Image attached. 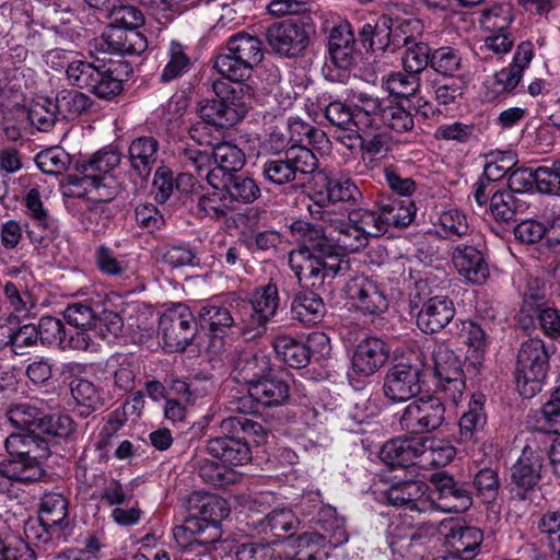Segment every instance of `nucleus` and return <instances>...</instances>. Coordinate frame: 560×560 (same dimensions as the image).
Returning a JSON list of instances; mask_svg holds the SVG:
<instances>
[{"label": "nucleus", "instance_id": "nucleus-8", "mask_svg": "<svg viewBox=\"0 0 560 560\" xmlns=\"http://www.w3.org/2000/svg\"><path fill=\"white\" fill-rule=\"evenodd\" d=\"M410 296L411 304L416 307L420 306L417 326L425 334L441 331L455 316L453 301L446 295L433 294L428 279L417 280Z\"/></svg>", "mask_w": 560, "mask_h": 560}, {"label": "nucleus", "instance_id": "nucleus-25", "mask_svg": "<svg viewBox=\"0 0 560 560\" xmlns=\"http://www.w3.org/2000/svg\"><path fill=\"white\" fill-rule=\"evenodd\" d=\"M96 311L88 303L77 302L68 305L63 312L66 322L74 327L75 334L68 339L69 348L86 350L92 342L89 331L93 330L96 318Z\"/></svg>", "mask_w": 560, "mask_h": 560}, {"label": "nucleus", "instance_id": "nucleus-17", "mask_svg": "<svg viewBox=\"0 0 560 560\" xmlns=\"http://www.w3.org/2000/svg\"><path fill=\"white\" fill-rule=\"evenodd\" d=\"M421 373L418 364L407 361L392 365L384 376V396L394 402L406 401L417 396L421 392Z\"/></svg>", "mask_w": 560, "mask_h": 560}, {"label": "nucleus", "instance_id": "nucleus-26", "mask_svg": "<svg viewBox=\"0 0 560 560\" xmlns=\"http://www.w3.org/2000/svg\"><path fill=\"white\" fill-rule=\"evenodd\" d=\"M272 371L270 357L262 350H240L234 360L235 378L248 387Z\"/></svg>", "mask_w": 560, "mask_h": 560}, {"label": "nucleus", "instance_id": "nucleus-20", "mask_svg": "<svg viewBox=\"0 0 560 560\" xmlns=\"http://www.w3.org/2000/svg\"><path fill=\"white\" fill-rule=\"evenodd\" d=\"M345 292L352 306L365 315L383 313L388 307L387 299L377 282L365 276H357L350 279L345 287Z\"/></svg>", "mask_w": 560, "mask_h": 560}, {"label": "nucleus", "instance_id": "nucleus-33", "mask_svg": "<svg viewBox=\"0 0 560 560\" xmlns=\"http://www.w3.org/2000/svg\"><path fill=\"white\" fill-rule=\"evenodd\" d=\"M198 320L200 327L208 329L213 337H223L237 325L238 318L230 306L209 302L200 307Z\"/></svg>", "mask_w": 560, "mask_h": 560}, {"label": "nucleus", "instance_id": "nucleus-52", "mask_svg": "<svg viewBox=\"0 0 560 560\" xmlns=\"http://www.w3.org/2000/svg\"><path fill=\"white\" fill-rule=\"evenodd\" d=\"M431 56V48L427 43H409L401 56L404 70L420 75L430 66Z\"/></svg>", "mask_w": 560, "mask_h": 560}, {"label": "nucleus", "instance_id": "nucleus-16", "mask_svg": "<svg viewBox=\"0 0 560 560\" xmlns=\"http://www.w3.org/2000/svg\"><path fill=\"white\" fill-rule=\"evenodd\" d=\"M314 346H322L323 351L329 348L328 337L323 332L311 334L306 339L280 334L272 340L278 358L293 369H302L310 363Z\"/></svg>", "mask_w": 560, "mask_h": 560}, {"label": "nucleus", "instance_id": "nucleus-40", "mask_svg": "<svg viewBox=\"0 0 560 560\" xmlns=\"http://www.w3.org/2000/svg\"><path fill=\"white\" fill-rule=\"evenodd\" d=\"M10 279L3 284V293L10 303L12 310L18 314H26L33 306L28 285L16 268L8 272Z\"/></svg>", "mask_w": 560, "mask_h": 560}, {"label": "nucleus", "instance_id": "nucleus-35", "mask_svg": "<svg viewBox=\"0 0 560 560\" xmlns=\"http://www.w3.org/2000/svg\"><path fill=\"white\" fill-rule=\"evenodd\" d=\"M533 58V44L530 42H522L514 54L513 62L495 73V83L503 91H512L515 89L525 68L528 67Z\"/></svg>", "mask_w": 560, "mask_h": 560}, {"label": "nucleus", "instance_id": "nucleus-48", "mask_svg": "<svg viewBox=\"0 0 560 560\" xmlns=\"http://www.w3.org/2000/svg\"><path fill=\"white\" fill-rule=\"evenodd\" d=\"M383 85L389 95L409 101L419 91L421 79L419 74L409 73L405 70L404 72L397 71L388 74L384 79Z\"/></svg>", "mask_w": 560, "mask_h": 560}, {"label": "nucleus", "instance_id": "nucleus-30", "mask_svg": "<svg viewBox=\"0 0 560 560\" xmlns=\"http://www.w3.org/2000/svg\"><path fill=\"white\" fill-rule=\"evenodd\" d=\"M319 219L337 233V249L354 253L368 245L369 240L359 231V229L347 218L336 217L330 211H317Z\"/></svg>", "mask_w": 560, "mask_h": 560}, {"label": "nucleus", "instance_id": "nucleus-27", "mask_svg": "<svg viewBox=\"0 0 560 560\" xmlns=\"http://www.w3.org/2000/svg\"><path fill=\"white\" fill-rule=\"evenodd\" d=\"M517 323L525 329L540 328L542 334L553 340L560 339V312L549 305L533 308L526 305L517 315Z\"/></svg>", "mask_w": 560, "mask_h": 560}, {"label": "nucleus", "instance_id": "nucleus-57", "mask_svg": "<svg viewBox=\"0 0 560 560\" xmlns=\"http://www.w3.org/2000/svg\"><path fill=\"white\" fill-rule=\"evenodd\" d=\"M109 25L138 31L144 24L142 12L135 5L115 2L106 14Z\"/></svg>", "mask_w": 560, "mask_h": 560}, {"label": "nucleus", "instance_id": "nucleus-60", "mask_svg": "<svg viewBox=\"0 0 560 560\" xmlns=\"http://www.w3.org/2000/svg\"><path fill=\"white\" fill-rule=\"evenodd\" d=\"M38 340L45 346L69 347L62 322L52 316H44L35 325Z\"/></svg>", "mask_w": 560, "mask_h": 560}, {"label": "nucleus", "instance_id": "nucleus-44", "mask_svg": "<svg viewBox=\"0 0 560 560\" xmlns=\"http://www.w3.org/2000/svg\"><path fill=\"white\" fill-rule=\"evenodd\" d=\"M68 515V501L58 493H47L42 498L39 522L48 530L60 527Z\"/></svg>", "mask_w": 560, "mask_h": 560}, {"label": "nucleus", "instance_id": "nucleus-15", "mask_svg": "<svg viewBox=\"0 0 560 560\" xmlns=\"http://www.w3.org/2000/svg\"><path fill=\"white\" fill-rule=\"evenodd\" d=\"M195 334L194 316L186 305L178 304L160 317L159 335L164 348L171 352L185 351Z\"/></svg>", "mask_w": 560, "mask_h": 560}, {"label": "nucleus", "instance_id": "nucleus-47", "mask_svg": "<svg viewBox=\"0 0 560 560\" xmlns=\"http://www.w3.org/2000/svg\"><path fill=\"white\" fill-rule=\"evenodd\" d=\"M290 147L318 145L325 140V133L299 118H290L285 125Z\"/></svg>", "mask_w": 560, "mask_h": 560}, {"label": "nucleus", "instance_id": "nucleus-34", "mask_svg": "<svg viewBox=\"0 0 560 560\" xmlns=\"http://www.w3.org/2000/svg\"><path fill=\"white\" fill-rule=\"evenodd\" d=\"M301 245L290 254H304L306 258L329 254L337 249L336 237L328 235L323 225L304 223L301 226Z\"/></svg>", "mask_w": 560, "mask_h": 560}, {"label": "nucleus", "instance_id": "nucleus-37", "mask_svg": "<svg viewBox=\"0 0 560 560\" xmlns=\"http://www.w3.org/2000/svg\"><path fill=\"white\" fill-rule=\"evenodd\" d=\"M291 312L293 318L300 323L306 325L316 324L325 315V304L317 292H300L291 303Z\"/></svg>", "mask_w": 560, "mask_h": 560}, {"label": "nucleus", "instance_id": "nucleus-4", "mask_svg": "<svg viewBox=\"0 0 560 560\" xmlns=\"http://www.w3.org/2000/svg\"><path fill=\"white\" fill-rule=\"evenodd\" d=\"M234 82L213 81L212 90L217 98H206L198 105L199 116L211 121L217 130L235 126L248 112L253 98L252 88L243 81Z\"/></svg>", "mask_w": 560, "mask_h": 560}, {"label": "nucleus", "instance_id": "nucleus-19", "mask_svg": "<svg viewBox=\"0 0 560 560\" xmlns=\"http://www.w3.org/2000/svg\"><path fill=\"white\" fill-rule=\"evenodd\" d=\"M291 386L289 381L281 374L271 371L261 380L247 387V397H242L237 409L246 413L247 404L253 400L266 407H278L284 405L290 398Z\"/></svg>", "mask_w": 560, "mask_h": 560}, {"label": "nucleus", "instance_id": "nucleus-23", "mask_svg": "<svg viewBox=\"0 0 560 560\" xmlns=\"http://www.w3.org/2000/svg\"><path fill=\"white\" fill-rule=\"evenodd\" d=\"M425 436H402L386 442L381 450V459L388 466H409L425 453Z\"/></svg>", "mask_w": 560, "mask_h": 560}, {"label": "nucleus", "instance_id": "nucleus-61", "mask_svg": "<svg viewBox=\"0 0 560 560\" xmlns=\"http://www.w3.org/2000/svg\"><path fill=\"white\" fill-rule=\"evenodd\" d=\"M35 162L44 173L58 175L67 171L71 158L62 148L51 147L40 151L36 155Z\"/></svg>", "mask_w": 560, "mask_h": 560}, {"label": "nucleus", "instance_id": "nucleus-55", "mask_svg": "<svg viewBox=\"0 0 560 560\" xmlns=\"http://www.w3.org/2000/svg\"><path fill=\"white\" fill-rule=\"evenodd\" d=\"M70 390L77 404L85 408L82 413H90L103 406V400L97 387L90 381L77 378L70 383Z\"/></svg>", "mask_w": 560, "mask_h": 560}, {"label": "nucleus", "instance_id": "nucleus-7", "mask_svg": "<svg viewBox=\"0 0 560 560\" xmlns=\"http://www.w3.org/2000/svg\"><path fill=\"white\" fill-rule=\"evenodd\" d=\"M549 351L541 339L524 341L516 358V386L524 398H532L541 390L549 370Z\"/></svg>", "mask_w": 560, "mask_h": 560}, {"label": "nucleus", "instance_id": "nucleus-63", "mask_svg": "<svg viewBox=\"0 0 560 560\" xmlns=\"http://www.w3.org/2000/svg\"><path fill=\"white\" fill-rule=\"evenodd\" d=\"M329 203L346 202L358 206L363 200V195L354 182L348 177H332Z\"/></svg>", "mask_w": 560, "mask_h": 560}, {"label": "nucleus", "instance_id": "nucleus-28", "mask_svg": "<svg viewBox=\"0 0 560 560\" xmlns=\"http://www.w3.org/2000/svg\"><path fill=\"white\" fill-rule=\"evenodd\" d=\"M453 262L458 272L474 284H482L489 277V267L483 254L472 246H457Z\"/></svg>", "mask_w": 560, "mask_h": 560}, {"label": "nucleus", "instance_id": "nucleus-6", "mask_svg": "<svg viewBox=\"0 0 560 560\" xmlns=\"http://www.w3.org/2000/svg\"><path fill=\"white\" fill-rule=\"evenodd\" d=\"M304 254H290L289 265L299 282L313 290H325V282H330L350 269L349 259L338 249L332 253L317 255L316 258H305Z\"/></svg>", "mask_w": 560, "mask_h": 560}, {"label": "nucleus", "instance_id": "nucleus-39", "mask_svg": "<svg viewBox=\"0 0 560 560\" xmlns=\"http://www.w3.org/2000/svg\"><path fill=\"white\" fill-rule=\"evenodd\" d=\"M485 395L475 394L469 401L468 410L460 417L459 438L462 442L472 441L486 425L487 417L483 411Z\"/></svg>", "mask_w": 560, "mask_h": 560}, {"label": "nucleus", "instance_id": "nucleus-50", "mask_svg": "<svg viewBox=\"0 0 560 560\" xmlns=\"http://www.w3.org/2000/svg\"><path fill=\"white\" fill-rule=\"evenodd\" d=\"M167 56L168 60L161 73V81L164 83L184 75L191 66L186 48L177 42H172L170 44Z\"/></svg>", "mask_w": 560, "mask_h": 560}, {"label": "nucleus", "instance_id": "nucleus-21", "mask_svg": "<svg viewBox=\"0 0 560 560\" xmlns=\"http://www.w3.org/2000/svg\"><path fill=\"white\" fill-rule=\"evenodd\" d=\"M434 375L440 388L457 402L466 389L465 375L459 358L447 348L434 352Z\"/></svg>", "mask_w": 560, "mask_h": 560}, {"label": "nucleus", "instance_id": "nucleus-2", "mask_svg": "<svg viewBox=\"0 0 560 560\" xmlns=\"http://www.w3.org/2000/svg\"><path fill=\"white\" fill-rule=\"evenodd\" d=\"M120 161V153L113 148L98 151L89 160L78 161L75 172L67 176V185L78 188V191L70 188L69 194L81 197L95 191V198L102 201L112 200L116 196L117 185L109 173Z\"/></svg>", "mask_w": 560, "mask_h": 560}, {"label": "nucleus", "instance_id": "nucleus-3", "mask_svg": "<svg viewBox=\"0 0 560 560\" xmlns=\"http://www.w3.org/2000/svg\"><path fill=\"white\" fill-rule=\"evenodd\" d=\"M131 69L122 61L101 63L75 60L68 65L66 75L70 84L85 89L98 98L113 100L122 91V82Z\"/></svg>", "mask_w": 560, "mask_h": 560}, {"label": "nucleus", "instance_id": "nucleus-49", "mask_svg": "<svg viewBox=\"0 0 560 560\" xmlns=\"http://www.w3.org/2000/svg\"><path fill=\"white\" fill-rule=\"evenodd\" d=\"M211 150L212 161L223 173L235 174L245 164V154L235 144L222 142L211 148Z\"/></svg>", "mask_w": 560, "mask_h": 560}, {"label": "nucleus", "instance_id": "nucleus-22", "mask_svg": "<svg viewBox=\"0 0 560 560\" xmlns=\"http://www.w3.org/2000/svg\"><path fill=\"white\" fill-rule=\"evenodd\" d=\"M147 47V38L140 32L113 25L94 42L95 51L116 56L140 55Z\"/></svg>", "mask_w": 560, "mask_h": 560}, {"label": "nucleus", "instance_id": "nucleus-46", "mask_svg": "<svg viewBox=\"0 0 560 560\" xmlns=\"http://www.w3.org/2000/svg\"><path fill=\"white\" fill-rule=\"evenodd\" d=\"M229 514L230 510L228 508L226 501L218 495L208 493L206 502L203 503L202 511L200 512L199 517L196 518L203 523L201 528L205 532L207 529L213 530V534L209 535V539L214 541L219 534L218 525L223 518L228 517Z\"/></svg>", "mask_w": 560, "mask_h": 560}, {"label": "nucleus", "instance_id": "nucleus-38", "mask_svg": "<svg viewBox=\"0 0 560 560\" xmlns=\"http://www.w3.org/2000/svg\"><path fill=\"white\" fill-rule=\"evenodd\" d=\"M226 198L231 202L252 203L260 197L257 182L245 174H228L223 179Z\"/></svg>", "mask_w": 560, "mask_h": 560}, {"label": "nucleus", "instance_id": "nucleus-29", "mask_svg": "<svg viewBox=\"0 0 560 560\" xmlns=\"http://www.w3.org/2000/svg\"><path fill=\"white\" fill-rule=\"evenodd\" d=\"M378 209L385 233L388 228H405L411 223L416 214V207L411 199L393 198L381 195L375 201Z\"/></svg>", "mask_w": 560, "mask_h": 560}, {"label": "nucleus", "instance_id": "nucleus-10", "mask_svg": "<svg viewBox=\"0 0 560 560\" xmlns=\"http://www.w3.org/2000/svg\"><path fill=\"white\" fill-rule=\"evenodd\" d=\"M280 304L278 288L268 283L255 290L250 300L237 304L241 331L259 337L266 331V324L277 314Z\"/></svg>", "mask_w": 560, "mask_h": 560}, {"label": "nucleus", "instance_id": "nucleus-32", "mask_svg": "<svg viewBox=\"0 0 560 560\" xmlns=\"http://www.w3.org/2000/svg\"><path fill=\"white\" fill-rule=\"evenodd\" d=\"M429 486L422 480H405L393 483L385 492L387 502L394 506H406L418 510L425 505L423 497L428 493Z\"/></svg>", "mask_w": 560, "mask_h": 560}, {"label": "nucleus", "instance_id": "nucleus-43", "mask_svg": "<svg viewBox=\"0 0 560 560\" xmlns=\"http://www.w3.org/2000/svg\"><path fill=\"white\" fill-rule=\"evenodd\" d=\"M482 538V533L475 527L452 529L448 535V542L453 549V556L459 560H471L476 555L469 553L479 548Z\"/></svg>", "mask_w": 560, "mask_h": 560}, {"label": "nucleus", "instance_id": "nucleus-11", "mask_svg": "<svg viewBox=\"0 0 560 560\" xmlns=\"http://www.w3.org/2000/svg\"><path fill=\"white\" fill-rule=\"evenodd\" d=\"M311 24L303 18L288 19L266 28L265 38L270 49L285 58L303 55L310 43Z\"/></svg>", "mask_w": 560, "mask_h": 560}, {"label": "nucleus", "instance_id": "nucleus-62", "mask_svg": "<svg viewBox=\"0 0 560 560\" xmlns=\"http://www.w3.org/2000/svg\"><path fill=\"white\" fill-rule=\"evenodd\" d=\"M7 417L13 427L31 433L38 431L42 412L28 404H19L7 411Z\"/></svg>", "mask_w": 560, "mask_h": 560}, {"label": "nucleus", "instance_id": "nucleus-56", "mask_svg": "<svg viewBox=\"0 0 560 560\" xmlns=\"http://www.w3.org/2000/svg\"><path fill=\"white\" fill-rule=\"evenodd\" d=\"M203 523L196 517H185L182 525H177L173 530L174 539L177 546L184 550L194 549L206 541L210 540L209 536L201 539L200 536L205 533L201 528Z\"/></svg>", "mask_w": 560, "mask_h": 560}, {"label": "nucleus", "instance_id": "nucleus-9", "mask_svg": "<svg viewBox=\"0 0 560 560\" xmlns=\"http://www.w3.org/2000/svg\"><path fill=\"white\" fill-rule=\"evenodd\" d=\"M318 166V159L310 148L290 147L283 154L262 163L261 174L272 185L283 186L312 174Z\"/></svg>", "mask_w": 560, "mask_h": 560}, {"label": "nucleus", "instance_id": "nucleus-5", "mask_svg": "<svg viewBox=\"0 0 560 560\" xmlns=\"http://www.w3.org/2000/svg\"><path fill=\"white\" fill-rule=\"evenodd\" d=\"M262 57L260 39L241 32L228 39L225 47L217 55L213 68L230 81H245Z\"/></svg>", "mask_w": 560, "mask_h": 560}, {"label": "nucleus", "instance_id": "nucleus-24", "mask_svg": "<svg viewBox=\"0 0 560 560\" xmlns=\"http://www.w3.org/2000/svg\"><path fill=\"white\" fill-rule=\"evenodd\" d=\"M389 357L386 342L376 337L361 340L352 355V370L361 376H370L377 372Z\"/></svg>", "mask_w": 560, "mask_h": 560}, {"label": "nucleus", "instance_id": "nucleus-51", "mask_svg": "<svg viewBox=\"0 0 560 560\" xmlns=\"http://www.w3.org/2000/svg\"><path fill=\"white\" fill-rule=\"evenodd\" d=\"M28 119L40 131H49L57 121L61 120L55 101L42 98L34 102L28 109Z\"/></svg>", "mask_w": 560, "mask_h": 560}, {"label": "nucleus", "instance_id": "nucleus-45", "mask_svg": "<svg viewBox=\"0 0 560 560\" xmlns=\"http://www.w3.org/2000/svg\"><path fill=\"white\" fill-rule=\"evenodd\" d=\"M55 103L61 120H73L90 108L92 101L77 90H61L57 93Z\"/></svg>", "mask_w": 560, "mask_h": 560}, {"label": "nucleus", "instance_id": "nucleus-53", "mask_svg": "<svg viewBox=\"0 0 560 560\" xmlns=\"http://www.w3.org/2000/svg\"><path fill=\"white\" fill-rule=\"evenodd\" d=\"M226 196L224 188L201 195L197 202L198 213L211 219L224 218L233 209Z\"/></svg>", "mask_w": 560, "mask_h": 560}, {"label": "nucleus", "instance_id": "nucleus-12", "mask_svg": "<svg viewBox=\"0 0 560 560\" xmlns=\"http://www.w3.org/2000/svg\"><path fill=\"white\" fill-rule=\"evenodd\" d=\"M445 406L439 397H420L404 408L399 425L402 431L421 436L440 429L445 421Z\"/></svg>", "mask_w": 560, "mask_h": 560}, {"label": "nucleus", "instance_id": "nucleus-42", "mask_svg": "<svg viewBox=\"0 0 560 560\" xmlns=\"http://www.w3.org/2000/svg\"><path fill=\"white\" fill-rule=\"evenodd\" d=\"M298 525V518L290 509H273L267 513L264 520L259 521L256 529L260 534L270 533L272 537L280 538L294 530Z\"/></svg>", "mask_w": 560, "mask_h": 560}, {"label": "nucleus", "instance_id": "nucleus-59", "mask_svg": "<svg viewBox=\"0 0 560 560\" xmlns=\"http://www.w3.org/2000/svg\"><path fill=\"white\" fill-rule=\"evenodd\" d=\"M472 488L483 502L492 503L498 498L501 488L498 471L489 467L478 470L472 479Z\"/></svg>", "mask_w": 560, "mask_h": 560}, {"label": "nucleus", "instance_id": "nucleus-14", "mask_svg": "<svg viewBox=\"0 0 560 560\" xmlns=\"http://www.w3.org/2000/svg\"><path fill=\"white\" fill-rule=\"evenodd\" d=\"M316 523L328 534V539L325 535L318 533H303L300 535L298 538L299 547H306L311 550L307 560L320 558V548L325 549L327 546L335 548L348 540L345 521L337 516L335 508L322 506L317 513Z\"/></svg>", "mask_w": 560, "mask_h": 560}, {"label": "nucleus", "instance_id": "nucleus-1", "mask_svg": "<svg viewBox=\"0 0 560 560\" xmlns=\"http://www.w3.org/2000/svg\"><path fill=\"white\" fill-rule=\"evenodd\" d=\"M222 435L209 439L206 453L226 466H242L252 459L250 444L267 442L268 431L258 421L245 415L224 418L220 422Z\"/></svg>", "mask_w": 560, "mask_h": 560}, {"label": "nucleus", "instance_id": "nucleus-36", "mask_svg": "<svg viewBox=\"0 0 560 560\" xmlns=\"http://www.w3.org/2000/svg\"><path fill=\"white\" fill-rule=\"evenodd\" d=\"M36 455L31 454L30 456L2 460L4 467L2 472L9 476L13 482L32 483L43 480L46 471L42 463L36 459Z\"/></svg>", "mask_w": 560, "mask_h": 560}, {"label": "nucleus", "instance_id": "nucleus-64", "mask_svg": "<svg viewBox=\"0 0 560 560\" xmlns=\"http://www.w3.org/2000/svg\"><path fill=\"white\" fill-rule=\"evenodd\" d=\"M483 175L490 180H500L517 162L515 153L508 151H492L487 154Z\"/></svg>", "mask_w": 560, "mask_h": 560}, {"label": "nucleus", "instance_id": "nucleus-58", "mask_svg": "<svg viewBox=\"0 0 560 560\" xmlns=\"http://www.w3.org/2000/svg\"><path fill=\"white\" fill-rule=\"evenodd\" d=\"M75 424L68 415L54 413L43 415L37 424L39 433L51 439H67L74 431Z\"/></svg>", "mask_w": 560, "mask_h": 560}, {"label": "nucleus", "instance_id": "nucleus-41", "mask_svg": "<svg viewBox=\"0 0 560 560\" xmlns=\"http://www.w3.org/2000/svg\"><path fill=\"white\" fill-rule=\"evenodd\" d=\"M458 336L468 347V359L472 360L474 364H480L489 343L486 330L476 322L462 320Z\"/></svg>", "mask_w": 560, "mask_h": 560}, {"label": "nucleus", "instance_id": "nucleus-31", "mask_svg": "<svg viewBox=\"0 0 560 560\" xmlns=\"http://www.w3.org/2000/svg\"><path fill=\"white\" fill-rule=\"evenodd\" d=\"M159 141L151 136H142L131 141L128 159L132 171L147 179L158 161Z\"/></svg>", "mask_w": 560, "mask_h": 560}, {"label": "nucleus", "instance_id": "nucleus-13", "mask_svg": "<svg viewBox=\"0 0 560 560\" xmlns=\"http://www.w3.org/2000/svg\"><path fill=\"white\" fill-rule=\"evenodd\" d=\"M544 456L541 452L525 446L522 455L511 468V480L506 488L512 500H530L539 489Z\"/></svg>", "mask_w": 560, "mask_h": 560}, {"label": "nucleus", "instance_id": "nucleus-54", "mask_svg": "<svg viewBox=\"0 0 560 560\" xmlns=\"http://www.w3.org/2000/svg\"><path fill=\"white\" fill-rule=\"evenodd\" d=\"M347 218L368 240L369 237L382 236L385 233L383 220L377 208L375 210L359 208L350 211Z\"/></svg>", "mask_w": 560, "mask_h": 560}, {"label": "nucleus", "instance_id": "nucleus-18", "mask_svg": "<svg viewBox=\"0 0 560 560\" xmlns=\"http://www.w3.org/2000/svg\"><path fill=\"white\" fill-rule=\"evenodd\" d=\"M430 482L433 490L429 493L432 501L444 511L463 512L472 504V492L468 485L457 482L444 472L438 471L431 475Z\"/></svg>", "mask_w": 560, "mask_h": 560}]
</instances>
